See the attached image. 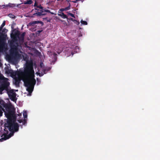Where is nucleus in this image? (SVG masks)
Listing matches in <instances>:
<instances>
[{
	"instance_id": "29",
	"label": "nucleus",
	"mask_w": 160,
	"mask_h": 160,
	"mask_svg": "<svg viewBox=\"0 0 160 160\" xmlns=\"http://www.w3.org/2000/svg\"><path fill=\"white\" fill-rule=\"evenodd\" d=\"M5 25V21H3L2 24L1 25V26L3 28L4 26Z\"/></svg>"
},
{
	"instance_id": "40",
	"label": "nucleus",
	"mask_w": 160,
	"mask_h": 160,
	"mask_svg": "<svg viewBox=\"0 0 160 160\" xmlns=\"http://www.w3.org/2000/svg\"><path fill=\"white\" fill-rule=\"evenodd\" d=\"M47 19V18H44L43 19L44 20H46Z\"/></svg>"
},
{
	"instance_id": "27",
	"label": "nucleus",
	"mask_w": 160,
	"mask_h": 160,
	"mask_svg": "<svg viewBox=\"0 0 160 160\" xmlns=\"http://www.w3.org/2000/svg\"><path fill=\"white\" fill-rule=\"evenodd\" d=\"M37 8H39L40 9H41V10H42V9H43V7L41 6V4H39V5H38Z\"/></svg>"
},
{
	"instance_id": "15",
	"label": "nucleus",
	"mask_w": 160,
	"mask_h": 160,
	"mask_svg": "<svg viewBox=\"0 0 160 160\" xmlns=\"http://www.w3.org/2000/svg\"><path fill=\"white\" fill-rule=\"evenodd\" d=\"M8 16L9 17L12 19H15L16 18L15 15L13 14H9L8 15Z\"/></svg>"
},
{
	"instance_id": "32",
	"label": "nucleus",
	"mask_w": 160,
	"mask_h": 160,
	"mask_svg": "<svg viewBox=\"0 0 160 160\" xmlns=\"http://www.w3.org/2000/svg\"><path fill=\"white\" fill-rule=\"evenodd\" d=\"M3 28L1 26L0 27V35L1 34V33H3L2 32H1V31L2 29Z\"/></svg>"
},
{
	"instance_id": "8",
	"label": "nucleus",
	"mask_w": 160,
	"mask_h": 160,
	"mask_svg": "<svg viewBox=\"0 0 160 160\" xmlns=\"http://www.w3.org/2000/svg\"><path fill=\"white\" fill-rule=\"evenodd\" d=\"M38 23H40L42 24V25H43V22L41 21H34L33 22H31L29 23V24L30 25L33 26L34 24Z\"/></svg>"
},
{
	"instance_id": "37",
	"label": "nucleus",
	"mask_w": 160,
	"mask_h": 160,
	"mask_svg": "<svg viewBox=\"0 0 160 160\" xmlns=\"http://www.w3.org/2000/svg\"><path fill=\"white\" fill-rule=\"evenodd\" d=\"M79 0H76V1H73V2H77V1H79Z\"/></svg>"
},
{
	"instance_id": "34",
	"label": "nucleus",
	"mask_w": 160,
	"mask_h": 160,
	"mask_svg": "<svg viewBox=\"0 0 160 160\" xmlns=\"http://www.w3.org/2000/svg\"><path fill=\"white\" fill-rule=\"evenodd\" d=\"M58 1H59V0H61L62 1H64L65 0H57ZM66 1L68 2L70 1V0H66Z\"/></svg>"
},
{
	"instance_id": "10",
	"label": "nucleus",
	"mask_w": 160,
	"mask_h": 160,
	"mask_svg": "<svg viewBox=\"0 0 160 160\" xmlns=\"http://www.w3.org/2000/svg\"><path fill=\"white\" fill-rule=\"evenodd\" d=\"M21 78L20 77H16L15 79V84L16 85H19L21 81Z\"/></svg>"
},
{
	"instance_id": "36",
	"label": "nucleus",
	"mask_w": 160,
	"mask_h": 160,
	"mask_svg": "<svg viewBox=\"0 0 160 160\" xmlns=\"http://www.w3.org/2000/svg\"><path fill=\"white\" fill-rule=\"evenodd\" d=\"M39 33L41 32H42V30H38L37 31Z\"/></svg>"
},
{
	"instance_id": "17",
	"label": "nucleus",
	"mask_w": 160,
	"mask_h": 160,
	"mask_svg": "<svg viewBox=\"0 0 160 160\" xmlns=\"http://www.w3.org/2000/svg\"><path fill=\"white\" fill-rule=\"evenodd\" d=\"M4 102L5 101H4L3 100L0 99V107H1V106H2L3 107Z\"/></svg>"
},
{
	"instance_id": "3",
	"label": "nucleus",
	"mask_w": 160,
	"mask_h": 160,
	"mask_svg": "<svg viewBox=\"0 0 160 160\" xmlns=\"http://www.w3.org/2000/svg\"><path fill=\"white\" fill-rule=\"evenodd\" d=\"M9 82H8L2 81L1 82L0 90L2 91L5 90L11 100L16 102L17 101V94L14 92V90L11 89V88L9 87Z\"/></svg>"
},
{
	"instance_id": "31",
	"label": "nucleus",
	"mask_w": 160,
	"mask_h": 160,
	"mask_svg": "<svg viewBox=\"0 0 160 160\" xmlns=\"http://www.w3.org/2000/svg\"><path fill=\"white\" fill-rule=\"evenodd\" d=\"M38 5V3H37V2L35 1V3L34 5V7H37V8Z\"/></svg>"
},
{
	"instance_id": "7",
	"label": "nucleus",
	"mask_w": 160,
	"mask_h": 160,
	"mask_svg": "<svg viewBox=\"0 0 160 160\" xmlns=\"http://www.w3.org/2000/svg\"><path fill=\"white\" fill-rule=\"evenodd\" d=\"M40 12H38L35 13L34 15H36L38 16H41L42 15H45L47 14H42V12H47L51 13V14L53 15L54 13L51 12L50 11L48 10L42 9L40 10Z\"/></svg>"
},
{
	"instance_id": "41",
	"label": "nucleus",
	"mask_w": 160,
	"mask_h": 160,
	"mask_svg": "<svg viewBox=\"0 0 160 160\" xmlns=\"http://www.w3.org/2000/svg\"><path fill=\"white\" fill-rule=\"evenodd\" d=\"M71 54H72V55H73V54H74V53L73 52H71Z\"/></svg>"
},
{
	"instance_id": "39",
	"label": "nucleus",
	"mask_w": 160,
	"mask_h": 160,
	"mask_svg": "<svg viewBox=\"0 0 160 160\" xmlns=\"http://www.w3.org/2000/svg\"><path fill=\"white\" fill-rule=\"evenodd\" d=\"M35 10H39V9H38L37 8H35Z\"/></svg>"
},
{
	"instance_id": "22",
	"label": "nucleus",
	"mask_w": 160,
	"mask_h": 160,
	"mask_svg": "<svg viewBox=\"0 0 160 160\" xmlns=\"http://www.w3.org/2000/svg\"><path fill=\"white\" fill-rule=\"evenodd\" d=\"M70 6H71V4H69V6H68L67 7L65 8V10L67 11V10H70Z\"/></svg>"
},
{
	"instance_id": "33",
	"label": "nucleus",
	"mask_w": 160,
	"mask_h": 160,
	"mask_svg": "<svg viewBox=\"0 0 160 160\" xmlns=\"http://www.w3.org/2000/svg\"><path fill=\"white\" fill-rule=\"evenodd\" d=\"M3 28L1 26L0 27V35L1 34V33H3L2 32H1V31L2 29Z\"/></svg>"
},
{
	"instance_id": "18",
	"label": "nucleus",
	"mask_w": 160,
	"mask_h": 160,
	"mask_svg": "<svg viewBox=\"0 0 160 160\" xmlns=\"http://www.w3.org/2000/svg\"><path fill=\"white\" fill-rule=\"evenodd\" d=\"M81 23L84 25H87L88 24L86 21H83L82 20H81Z\"/></svg>"
},
{
	"instance_id": "4",
	"label": "nucleus",
	"mask_w": 160,
	"mask_h": 160,
	"mask_svg": "<svg viewBox=\"0 0 160 160\" xmlns=\"http://www.w3.org/2000/svg\"><path fill=\"white\" fill-rule=\"evenodd\" d=\"M34 77H22V79L24 82V84L27 88V90L29 93H32L34 89V87L36 84L35 79Z\"/></svg>"
},
{
	"instance_id": "24",
	"label": "nucleus",
	"mask_w": 160,
	"mask_h": 160,
	"mask_svg": "<svg viewBox=\"0 0 160 160\" xmlns=\"http://www.w3.org/2000/svg\"><path fill=\"white\" fill-rule=\"evenodd\" d=\"M73 22L74 23L77 24V25H79V21H77V20L74 19L73 20Z\"/></svg>"
},
{
	"instance_id": "1",
	"label": "nucleus",
	"mask_w": 160,
	"mask_h": 160,
	"mask_svg": "<svg viewBox=\"0 0 160 160\" xmlns=\"http://www.w3.org/2000/svg\"><path fill=\"white\" fill-rule=\"evenodd\" d=\"M2 111L4 112L5 116L7 118V122L4 124L5 128L4 130L6 132V134L8 133V131L7 129L11 132V133L8 135L10 138L12 136L15 132L18 131L19 125L16 122V116L15 115V109L11 103H6L4 102L3 105Z\"/></svg>"
},
{
	"instance_id": "21",
	"label": "nucleus",
	"mask_w": 160,
	"mask_h": 160,
	"mask_svg": "<svg viewBox=\"0 0 160 160\" xmlns=\"http://www.w3.org/2000/svg\"><path fill=\"white\" fill-rule=\"evenodd\" d=\"M3 107H0V117L2 116V110L3 108H2Z\"/></svg>"
},
{
	"instance_id": "12",
	"label": "nucleus",
	"mask_w": 160,
	"mask_h": 160,
	"mask_svg": "<svg viewBox=\"0 0 160 160\" xmlns=\"http://www.w3.org/2000/svg\"><path fill=\"white\" fill-rule=\"evenodd\" d=\"M59 13V14H58V15L60 16V17H61L62 18H68V17L66 15L64 14L63 12H61Z\"/></svg>"
},
{
	"instance_id": "26",
	"label": "nucleus",
	"mask_w": 160,
	"mask_h": 160,
	"mask_svg": "<svg viewBox=\"0 0 160 160\" xmlns=\"http://www.w3.org/2000/svg\"><path fill=\"white\" fill-rule=\"evenodd\" d=\"M25 32H23L22 33V34L20 36L22 37V38H23V39H24V37L25 36Z\"/></svg>"
},
{
	"instance_id": "28",
	"label": "nucleus",
	"mask_w": 160,
	"mask_h": 160,
	"mask_svg": "<svg viewBox=\"0 0 160 160\" xmlns=\"http://www.w3.org/2000/svg\"><path fill=\"white\" fill-rule=\"evenodd\" d=\"M8 31V30L7 29L5 28H3L2 31V33L3 32H7Z\"/></svg>"
},
{
	"instance_id": "42",
	"label": "nucleus",
	"mask_w": 160,
	"mask_h": 160,
	"mask_svg": "<svg viewBox=\"0 0 160 160\" xmlns=\"http://www.w3.org/2000/svg\"><path fill=\"white\" fill-rule=\"evenodd\" d=\"M42 75H43L42 74V75H40V74H39V76H42Z\"/></svg>"
},
{
	"instance_id": "30",
	"label": "nucleus",
	"mask_w": 160,
	"mask_h": 160,
	"mask_svg": "<svg viewBox=\"0 0 160 160\" xmlns=\"http://www.w3.org/2000/svg\"><path fill=\"white\" fill-rule=\"evenodd\" d=\"M18 122L20 123H21L22 122H23V120H22V119H18Z\"/></svg>"
},
{
	"instance_id": "16",
	"label": "nucleus",
	"mask_w": 160,
	"mask_h": 160,
	"mask_svg": "<svg viewBox=\"0 0 160 160\" xmlns=\"http://www.w3.org/2000/svg\"><path fill=\"white\" fill-rule=\"evenodd\" d=\"M23 117L25 118H27V112L26 111H24L23 113Z\"/></svg>"
},
{
	"instance_id": "38",
	"label": "nucleus",
	"mask_w": 160,
	"mask_h": 160,
	"mask_svg": "<svg viewBox=\"0 0 160 160\" xmlns=\"http://www.w3.org/2000/svg\"><path fill=\"white\" fill-rule=\"evenodd\" d=\"M70 19L72 21H73V20H74V19H73V18H71Z\"/></svg>"
},
{
	"instance_id": "13",
	"label": "nucleus",
	"mask_w": 160,
	"mask_h": 160,
	"mask_svg": "<svg viewBox=\"0 0 160 160\" xmlns=\"http://www.w3.org/2000/svg\"><path fill=\"white\" fill-rule=\"evenodd\" d=\"M18 39L19 42L20 44H22L24 43V39L21 36H19V35L18 37Z\"/></svg>"
},
{
	"instance_id": "25",
	"label": "nucleus",
	"mask_w": 160,
	"mask_h": 160,
	"mask_svg": "<svg viewBox=\"0 0 160 160\" xmlns=\"http://www.w3.org/2000/svg\"><path fill=\"white\" fill-rule=\"evenodd\" d=\"M65 10V8H62L60 9L58 11V12H62V11H64Z\"/></svg>"
},
{
	"instance_id": "6",
	"label": "nucleus",
	"mask_w": 160,
	"mask_h": 160,
	"mask_svg": "<svg viewBox=\"0 0 160 160\" xmlns=\"http://www.w3.org/2000/svg\"><path fill=\"white\" fill-rule=\"evenodd\" d=\"M7 37V35L4 33H1L0 35V53L5 52L7 50L5 41Z\"/></svg>"
},
{
	"instance_id": "11",
	"label": "nucleus",
	"mask_w": 160,
	"mask_h": 160,
	"mask_svg": "<svg viewBox=\"0 0 160 160\" xmlns=\"http://www.w3.org/2000/svg\"><path fill=\"white\" fill-rule=\"evenodd\" d=\"M4 7V8H7L8 7H9L10 8H13V7L16 6L15 4L9 3L8 4H6V5H3Z\"/></svg>"
},
{
	"instance_id": "44",
	"label": "nucleus",
	"mask_w": 160,
	"mask_h": 160,
	"mask_svg": "<svg viewBox=\"0 0 160 160\" xmlns=\"http://www.w3.org/2000/svg\"><path fill=\"white\" fill-rule=\"evenodd\" d=\"M2 6H3V5H2V6H0V7H2Z\"/></svg>"
},
{
	"instance_id": "2",
	"label": "nucleus",
	"mask_w": 160,
	"mask_h": 160,
	"mask_svg": "<svg viewBox=\"0 0 160 160\" xmlns=\"http://www.w3.org/2000/svg\"><path fill=\"white\" fill-rule=\"evenodd\" d=\"M34 73L32 62L28 61L26 62V67L23 72H15V74L22 77H34Z\"/></svg>"
},
{
	"instance_id": "9",
	"label": "nucleus",
	"mask_w": 160,
	"mask_h": 160,
	"mask_svg": "<svg viewBox=\"0 0 160 160\" xmlns=\"http://www.w3.org/2000/svg\"><path fill=\"white\" fill-rule=\"evenodd\" d=\"M3 135L4 136V137L3 138H2L0 139V142H2L7 140V139L10 138V136L8 137L7 134H6L4 133L3 134Z\"/></svg>"
},
{
	"instance_id": "19",
	"label": "nucleus",
	"mask_w": 160,
	"mask_h": 160,
	"mask_svg": "<svg viewBox=\"0 0 160 160\" xmlns=\"http://www.w3.org/2000/svg\"><path fill=\"white\" fill-rule=\"evenodd\" d=\"M67 12L68 15L71 16L72 17L75 18V16L73 14H72V13L69 12Z\"/></svg>"
},
{
	"instance_id": "35",
	"label": "nucleus",
	"mask_w": 160,
	"mask_h": 160,
	"mask_svg": "<svg viewBox=\"0 0 160 160\" xmlns=\"http://www.w3.org/2000/svg\"><path fill=\"white\" fill-rule=\"evenodd\" d=\"M70 2H71V1H70ZM69 4H70V1L68 2V6H69Z\"/></svg>"
},
{
	"instance_id": "23",
	"label": "nucleus",
	"mask_w": 160,
	"mask_h": 160,
	"mask_svg": "<svg viewBox=\"0 0 160 160\" xmlns=\"http://www.w3.org/2000/svg\"><path fill=\"white\" fill-rule=\"evenodd\" d=\"M11 71H12L11 70L8 69L7 70H6V73H7V74H10V73H11H11H12Z\"/></svg>"
},
{
	"instance_id": "14",
	"label": "nucleus",
	"mask_w": 160,
	"mask_h": 160,
	"mask_svg": "<svg viewBox=\"0 0 160 160\" xmlns=\"http://www.w3.org/2000/svg\"><path fill=\"white\" fill-rule=\"evenodd\" d=\"M33 1L32 0H28L27 1H25L23 4H31L32 3Z\"/></svg>"
},
{
	"instance_id": "43",
	"label": "nucleus",
	"mask_w": 160,
	"mask_h": 160,
	"mask_svg": "<svg viewBox=\"0 0 160 160\" xmlns=\"http://www.w3.org/2000/svg\"><path fill=\"white\" fill-rule=\"evenodd\" d=\"M42 13H45V12H42Z\"/></svg>"
},
{
	"instance_id": "20",
	"label": "nucleus",
	"mask_w": 160,
	"mask_h": 160,
	"mask_svg": "<svg viewBox=\"0 0 160 160\" xmlns=\"http://www.w3.org/2000/svg\"><path fill=\"white\" fill-rule=\"evenodd\" d=\"M27 122V119L26 118H24L23 121L22 122L23 125H25L26 124Z\"/></svg>"
},
{
	"instance_id": "5",
	"label": "nucleus",
	"mask_w": 160,
	"mask_h": 160,
	"mask_svg": "<svg viewBox=\"0 0 160 160\" xmlns=\"http://www.w3.org/2000/svg\"><path fill=\"white\" fill-rule=\"evenodd\" d=\"M12 30L10 35L12 39L9 43L11 47L13 46V43H15V42L16 43L18 41V36L20 34V32L18 30H17V29L13 28L12 26Z\"/></svg>"
}]
</instances>
